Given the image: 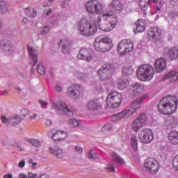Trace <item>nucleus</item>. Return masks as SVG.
<instances>
[{
	"label": "nucleus",
	"mask_w": 178,
	"mask_h": 178,
	"mask_svg": "<svg viewBox=\"0 0 178 178\" xmlns=\"http://www.w3.org/2000/svg\"><path fill=\"white\" fill-rule=\"evenodd\" d=\"M60 42H63L62 45V52L65 55H69L72 52V47H73V43L69 40H60Z\"/></svg>",
	"instance_id": "24"
},
{
	"label": "nucleus",
	"mask_w": 178,
	"mask_h": 178,
	"mask_svg": "<svg viewBox=\"0 0 178 178\" xmlns=\"http://www.w3.org/2000/svg\"><path fill=\"white\" fill-rule=\"evenodd\" d=\"M177 102L176 96L167 95L159 102L158 111L163 115H172L177 109Z\"/></svg>",
	"instance_id": "1"
},
{
	"label": "nucleus",
	"mask_w": 178,
	"mask_h": 178,
	"mask_svg": "<svg viewBox=\"0 0 178 178\" xmlns=\"http://www.w3.org/2000/svg\"><path fill=\"white\" fill-rule=\"evenodd\" d=\"M29 22V19H27V17H24L22 19V23H24V24H27Z\"/></svg>",
	"instance_id": "63"
},
{
	"label": "nucleus",
	"mask_w": 178,
	"mask_h": 178,
	"mask_svg": "<svg viewBox=\"0 0 178 178\" xmlns=\"http://www.w3.org/2000/svg\"><path fill=\"white\" fill-rule=\"evenodd\" d=\"M117 88L118 90H125L129 86H130V81L127 79L119 78L118 80Z\"/></svg>",
	"instance_id": "30"
},
{
	"label": "nucleus",
	"mask_w": 178,
	"mask_h": 178,
	"mask_svg": "<svg viewBox=\"0 0 178 178\" xmlns=\"http://www.w3.org/2000/svg\"><path fill=\"white\" fill-rule=\"evenodd\" d=\"M94 56V51L91 48H83L79 51L77 58L80 60H86V62H92Z\"/></svg>",
	"instance_id": "13"
},
{
	"label": "nucleus",
	"mask_w": 178,
	"mask_h": 178,
	"mask_svg": "<svg viewBox=\"0 0 178 178\" xmlns=\"http://www.w3.org/2000/svg\"><path fill=\"white\" fill-rule=\"evenodd\" d=\"M22 120H23V119L20 115H11L10 117V124H11V126H17L19 123H22Z\"/></svg>",
	"instance_id": "34"
},
{
	"label": "nucleus",
	"mask_w": 178,
	"mask_h": 178,
	"mask_svg": "<svg viewBox=\"0 0 178 178\" xmlns=\"http://www.w3.org/2000/svg\"><path fill=\"white\" fill-rule=\"evenodd\" d=\"M109 7L111 8V12L113 13L120 12V10H123V5L122 4V2L120 1V0H113L109 5Z\"/></svg>",
	"instance_id": "28"
},
{
	"label": "nucleus",
	"mask_w": 178,
	"mask_h": 178,
	"mask_svg": "<svg viewBox=\"0 0 178 178\" xmlns=\"http://www.w3.org/2000/svg\"><path fill=\"white\" fill-rule=\"evenodd\" d=\"M35 177H37V174H34L32 172L28 173V178H35Z\"/></svg>",
	"instance_id": "57"
},
{
	"label": "nucleus",
	"mask_w": 178,
	"mask_h": 178,
	"mask_svg": "<svg viewBox=\"0 0 178 178\" xmlns=\"http://www.w3.org/2000/svg\"><path fill=\"white\" fill-rule=\"evenodd\" d=\"M17 151H19L21 152L26 151V149L24 147H22L20 145H17Z\"/></svg>",
	"instance_id": "56"
},
{
	"label": "nucleus",
	"mask_w": 178,
	"mask_h": 178,
	"mask_svg": "<svg viewBox=\"0 0 178 178\" xmlns=\"http://www.w3.org/2000/svg\"><path fill=\"white\" fill-rule=\"evenodd\" d=\"M139 139L143 144H149L154 140V134L151 129L145 128L142 129L138 134Z\"/></svg>",
	"instance_id": "14"
},
{
	"label": "nucleus",
	"mask_w": 178,
	"mask_h": 178,
	"mask_svg": "<svg viewBox=\"0 0 178 178\" xmlns=\"http://www.w3.org/2000/svg\"><path fill=\"white\" fill-rule=\"evenodd\" d=\"M28 143L32 144L33 147H41V142H40V140L37 139H29Z\"/></svg>",
	"instance_id": "44"
},
{
	"label": "nucleus",
	"mask_w": 178,
	"mask_h": 178,
	"mask_svg": "<svg viewBox=\"0 0 178 178\" xmlns=\"http://www.w3.org/2000/svg\"><path fill=\"white\" fill-rule=\"evenodd\" d=\"M172 165L174 168H177V169H178V154L174 158Z\"/></svg>",
	"instance_id": "51"
},
{
	"label": "nucleus",
	"mask_w": 178,
	"mask_h": 178,
	"mask_svg": "<svg viewBox=\"0 0 178 178\" xmlns=\"http://www.w3.org/2000/svg\"><path fill=\"white\" fill-rule=\"evenodd\" d=\"M147 26V22L144 19L137 20L134 25V31L135 34H138V33H143L145 31V26Z\"/></svg>",
	"instance_id": "20"
},
{
	"label": "nucleus",
	"mask_w": 178,
	"mask_h": 178,
	"mask_svg": "<svg viewBox=\"0 0 178 178\" xmlns=\"http://www.w3.org/2000/svg\"><path fill=\"white\" fill-rule=\"evenodd\" d=\"M87 108L88 111L90 112H98L102 108V105H101L99 99H93L88 102Z\"/></svg>",
	"instance_id": "18"
},
{
	"label": "nucleus",
	"mask_w": 178,
	"mask_h": 178,
	"mask_svg": "<svg viewBox=\"0 0 178 178\" xmlns=\"http://www.w3.org/2000/svg\"><path fill=\"white\" fill-rule=\"evenodd\" d=\"M28 52L30 55L31 61L30 63L32 65V69L37 65L38 62V54H37V51L34 49L33 47H28Z\"/></svg>",
	"instance_id": "23"
},
{
	"label": "nucleus",
	"mask_w": 178,
	"mask_h": 178,
	"mask_svg": "<svg viewBox=\"0 0 178 178\" xmlns=\"http://www.w3.org/2000/svg\"><path fill=\"white\" fill-rule=\"evenodd\" d=\"M88 159H97V156H95V152L94 149H91L88 154Z\"/></svg>",
	"instance_id": "46"
},
{
	"label": "nucleus",
	"mask_w": 178,
	"mask_h": 178,
	"mask_svg": "<svg viewBox=\"0 0 178 178\" xmlns=\"http://www.w3.org/2000/svg\"><path fill=\"white\" fill-rule=\"evenodd\" d=\"M78 30L81 35L91 37L97 33L98 26L96 23H91L87 19L82 18L78 23Z\"/></svg>",
	"instance_id": "3"
},
{
	"label": "nucleus",
	"mask_w": 178,
	"mask_h": 178,
	"mask_svg": "<svg viewBox=\"0 0 178 178\" xmlns=\"http://www.w3.org/2000/svg\"><path fill=\"white\" fill-rule=\"evenodd\" d=\"M26 165V161H24V160H22L19 164L18 166L19 168H24V165Z\"/></svg>",
	"instance_id": "55"
},
{
	"label": "nucleus",
	"mask_w": 178,
	"mask_h": 178,
	"mask_svg": "<svg viewBox=\"0 0 178 178\" xmlns=\"http://www.w3.org/2000/svg\"><path fill=\"white\" fill-rule=\"evenodd\" d=\"M94 47L98 52H108L112 49L113 44L112 39L106 35H99L96 38L94 42Z\"/></svg>",
	"instance_id": "4"
},
{
	"label": "nucleus",
	"mask_w": 178,
	"mask_h": 178,
	"mask_svg": "<svg viewBox=\"0 0 178 178\" xmlns=\"http://www.w3.org/2000/svg\"><path fill=\"white\" fill-rule=\"evenodd\" d=\"M51 108L55 109V111L58 113V115H66V116H73V111L67 108V105L65 102H58L51 101Z\"/></svg>",
	"instance_id": "9"
},
{
	"label": "nucleus",
	"mask_w": 178,
	"mask_h": 178,
	"mask_svg": "<svg viewBox=\"0 0 178 178\" xmlns=\"http://www.w3.org/2000/svg\"><path fill=\"white\" fill-rule=\"evenodd\" d=\"M112 158L114 162H115V163H118V165H124L125 163L124 159H123V158H122V156L118 155L116 152H113L112 154Z\"/></svg>",
	"instance_id": "36"
},
{
	"label": "nucleus",
	"mask_w": 178,
	"mask_h": 178,
	"mask_svg": "<svg viewBox=\"0 0 178 178\" xmlns=\"http://www.w3.org/2000/svg\"><path fill=\"white\" fill-rule=\"evenodd\" d=\"M50 31H51V26H45L40 33L42 35H47V34H48V33H49Z\"/></svg>",
	"instance_id": "47"
},
{
	"label": "nucleus",
	"mask_w": 178,
	"mask_h": 178,
	"mask_svg": "<svg viewBox=\"0 0 178 178\" xmlns=\"http://www.w3.org/2000/svg\"><path fill=\"white\" fill-rule=\"evenodd\" d=\"M55 133H54L52 131H50L48 132V136L50 138H52V140H54V136Z\"/></svg>",
	"instance_id": "59"
},
{
	"label": "nucleus",
	"mask_w": 178,
	"mask_h": 178,
	"mask_svg": "<svg viewBox=\"0 0 178 178\" xmlns=\"http://www.w3.org/2000/svg\"><path fill=\"white\" fill-rule=\"evenodd\" d=\"M0 10H1V13L8 12V4L5 1H0Z\"/></svg>",
	"instance_id": "43"
},
{
	"label": "nucleus",
	"mask_w": 178,
	"mask_h": 178,
	"mask_svg": "<svg viewBox=\"0 0 178 178\" xmlns=\"http://www.w3.org/2000/svg\"><path fill=\"white\" fill-rule=\"evenodd\" d=\"M43 8H47L48 6H51V4L49 3V1L47 2H43L42 3Z\"/></svg>",
	"instance_id": "60"
},
{
	"label": "nucleus",
	"mask_w": 178,
	"mask_h": 178,
	"mask_svg": "<svg viewBox=\"0 0 178 178\" xmlns=\"http://www.w3.org/2000/svg\"><path fill=\"white\" fill-rule=\"evenodd\" d=\"M102 131H111L112 130V125L111 124H106L102 129Z\"/></svg>",
	"instance_id": "48"
},
{
	"label": "nucleus",
	"mask_w": 178,
	"mask_h": 178,
	"mask_svg": "<svg viewBox=\"0 0 178 178\" xmlns=\"http://www.w3.org/2000/svg\"><path fill=\"white\" fill-rule=\"evenodd\" d=\"M13 175L12 174H6L3 176V178H13Z\"/></svg>",
	"instance_id": "62"
},
{
	"label": "nucleus",
	"mask_w": 178,
	"mask_h": 178,
	"mask_svg": "<svg viewBox=\"0 0 178 178\" xmlns=\"http://www.w3.org/2000/svg\"><path fill=\"white\" fill-rule=\"evenodd\" d=\"M155 3L156 0H139V5L143 12H145L148 9V6L151 3Z\"/></svg>",
	"instance_id": "33"
},
{
	"label": "nucleus",
	"mask_w": 178,
	"mask_h": 178,
	"mask_svg": "<svg viewBox=\"0 0 178 178\" xmlns=\"http://www.w3.org/2000/svg\"><path fill=\"white\" fill-rule=\"evenodd\" d=\"M21 115L22 116H27V115H29V111L27 110V108H23L21 110Z\"/></svg>",
	"instance_id": "52"
},
{
	"label": "nucleus",
	"mask_w": 178,
	"mask_h": 178,
	"mask_svg": "<svg viewBox=\"0 0 178 178\" xmlns=\"http://www.w3.org/2000/svg\"><path fill=\"white\" fill-rule=\"evenodd\" d=\"M155 70L154 67L148 64L140 65L136 72V76L140 81H149L154 77Z\"/></svg>",
	"instance_id": "5"
},
{
	"label": "nucleus",
	"mask_w": 178,
	"mask_h": 178,
	"mask_svg": "<svg viewBox=\"0 0 178 178\" xmlns=\"http://www.w3.org/2000/svg\"><path fill=\"white\" fill-rule=\"evenodd\" d=\"M69 124L70 127H79V126H80V122L73 118L69 120Z\"/></svg>",
	"instance_id": "42"
},
{
	"label": "nucleus",
	"mask_w": 178,
	"mask_h": 178,
	"mask_svg": "<svg viewBox=\"0 0 178 178\" xmlns=\"http://www.w3.org/2000/svg\"><path fill=\"white\" fill-rule=\"evenodd\" d=\"M117 49L120 55H125L129 52H132L134 49V44L130 39H124L118 44Z\"/></svg>",
	"instance_id": "10"
},
{
	"label": "nucleus",
	"mask_w": 178,
	"mask_h": 178,
	"mask_svg": "<svg viewBox=\"0 0 178 178\" xmlns=\"http://www.w3.org/2000/svg\"><path fill=\"white\" fill-rule=\"evenodd\" d=\"M115 73V67L111 63L103 65L99 70V74L100 75L103 81H108V84L112 83V76Z\"/></svg>",
	"instance_id": "6"
},
{
	"label": "nucleus",
	"mask_w": 178,
	"mask_h": 178,
	"mask_svg": "<svg viewBox=\"0 0 178 178\" xmlns=\"http://www.w3.org/2000/svg\"><path fill=\"white\" fill-rule=\"evenodd\" d=\"M67 137V134L62 131H56L53 138L54 141H62Z\"/></svg>",
	"instance_id": "32"
},
{
	"label": "nucleus",
	"mask_w": 178,
	"mask_h": 178,
	"mask_svg": "<svg viewBox=\"0 0 178 178\" xmlns=\"http://www.w3.org/2000/svg\"><path fill=\"white\" fill-rule=\"evenodd\" d=\"M84 88H83V86L75 84L67 88V94L68 97H71V98L74 99H79V98L81 97Z\"/></svg>",
	"instance_id": "12"
},
{
	"label": "nucleus",
	"mask_w": 178,
	"mask_h": 178,
	"mask_svg": "<svg viewBox=\"0 0 178 178\" xmlns=\"http://www.w3.org/2000/svg\"><path fill=\"white\" fill-rule=\"evenodd\" d=\"M49 151L50 154H52L57 159H63V158H65V153H63V150L60 147H49Z\"/></svg>",
	"instance_id": "27"
},
{
	"label": "nucleus",
	"mask_w": 178,
	"mask_h": 178,
	"mask_svg": "<svg viewBox=\"0 0 178 178\" xmlns=\"http://www.w3.org/2000/svg\"><path fill=\"white\" fill-rule=\"evenodd\" d=\"M163 5H165L164 0H156V13H161V12H163V8H162Z\"/></svg>",
	"instance_id": "38"
},
{
	"label": "nucleus",
	"mask_w": 178,
	"mask_h": 178,
	"mask_svg": "<svg viewBox=\"0 0 178 178\" xmlns=\"http://www.w3.org/2000/svg\"><path fill=\"white\" fill-rule=\"evenodd\" d=\"M25 15L28 16L29 17H31L32 19H34V17H37V10L31 7H27L24 10Z\"/></svg>",
	"instance_id": "35"
},
{
	"label": "nucleus",
	"mask_w": 178,
	"mask_h": 178,
	"mask_svg": "<svg viewBox=\"0 0 178 178\" xmlns=\"http://www.w3.org/2000/svg\"><path fill=\"white\" fill-rule=\"evenodd\" d=\"M38 73L40 74H45V67L44 65L38 64L37 66Z\"/></svg>",
	"instance_id": "45"
},
{
	"label": "nucleus",
	"mask_w": 178,
	"mask_h": 178,
	"mask_svg": "<svg viewBox=\"0 0 178 178\" xmlns=\"http://www.w3.org/2000/svg\"><path fill=\"white\" fill-rule=\"evenodd\" d=\"M148 120V117H147V114L145 113H143L140 114L134 122L132 124V129L134 131H138L141 127L145 126V123Z\"/></svg>",
	"instance_id": "15"
},
{
	"label": "nucleus",
	"mask_w": 178,
	"mask_h": 178,
	"mask_svg": "<svg viewBox=\"0 0 178 178\" xmlns=\"http://www.w3.org/2000/svg\"><path fill=\"white\" fill-rule=\"evenodd\" d=\"M144 165L151 173H156L159 171V163L152 158L147 159L145 161Z\"/></svg>",
	"instance_id": "16"
},
{
	"label": "nucleus",
	"mask_w": 178,
	"mask_h": 178,
	"mask_svg": "<svg viewBox=\"0 0 178 178\" xmlns=\"http://www.w3.org/2000/svg\"><path fill=\"white\" fill-rule=\"evenodd\" d=\"M149 37H151L152 40H155V41L161 39V29L154 27L150 29V31L148 33Z\"/></svg>",
	"instance_id": "29"
},
{
	"label": "nucleus",
	"mask_w": 178,
	"mask_h": 178,
	"mask_svg": "<svg viewBox=\"0 0 178 178\" xmlns=\"http://www.w3.org/2000/svg\"><path fill=\"white\" fill-rule=\"evenodd\" d=\"M97 23L99 29L102 31H111V30H113L105 13L99 14V19H97Z\"/></svg>",
	"instance_id": "11"
},
{
	"label": "nucleus",
	"mask_w": 178,
	"mask_h": 178,
	"mask_svg": "<svg viewBox=\"0 0 178 178\" xmlns=\"http://www.w3.org/2000/svg\"><path fill=\"white\" fill-rule=\"evenodd\" d=\"M74 76L76 77V79L82 81H86V80H88V74L86 72H74Z\"/></svg>",
	"instance_id": "37"
},
{
	"label": "nucleus",
	"mask_w": 178,
	"mask_h": 178,
	"mask_svg": "<svg viewBox=\"0 0 178 178\" xmlns=\"http://www.w3.org/2000/svg\"><path fill=\"white\" fill-rule=\"evenodd\" d=\"M164 58L167 60H178V47H172L164 54Z\"/></svg>",
	"instance_id": "19"
},
{
	"label": "nucleus",
	"mask_w": 178,
	"mask_h": 178,
	"mask_svg": "<svg viewBox=\"0 0 178 178\" xmlns=\"http://www.w3.org/2000/svg\"><path fill=\"white\" fill-rule=\"evenodd\" d=\"M168 140L173 145H177L178 144V131L176 130L171 131L168 134Z\"/></svg>",
	"instance_id": "31"
},
{
	"label": "nucleus",
	"mask_w": 178,
	"mask_h": 178,
	"mask_svg": "<svg viewBox=\"0 0 178 178\" xmlns=\"http://www.w3.org/2000/svg\"><path fill=\"white\" fill-rule=\"evenodd\" d=\"M40 104L42 106V108H45V106H47V105H48V104H47V102L44 101V100H40Z\"/></svg>",
	"instance_id": "58"
},
{
	"label": "nucleus",
	"mask_w": 178,
	"mask_h": 178,
	"mask_svg": "<svg viewBox=\"0 0 178 178\" xmlns=\"http://www.w3.org/2000/svg\"><path fill=\"white\" fill-rule=\"evenodd\" d=\"M137 143V136L133 135L131 138V144L133 149H134L135 151H137V149H138Z\"/></svg>",
	"instance_id": "41"
},
{
	"label": "nucleus",
	"mask_w": 178,
	"mask_h": 178,
	"mask_svg": "<svg viewBox=\"0 0 178 178\" xmlns=\"http://www.w3.org/2000/svg\"><path fill=\"white\" fill-rule=\"evenodd\" d=\"M1 120L2 123H3L5 124H6V123L10 124V117L8 118L5 115H1Z\"/></svg>",
	"instance_id": "50"
},
{
	"label": "nucleus",
	"mask_w": 178,
	"mask_h": 178,
	"mask_svg": "<svg viewBox=\"0 0 178 178\" xmlns=\"http://www.w3.org/2000/svg\"><path fill=\"white\" fill-rule=\"evenodd\" d=\"M107 172H115V164L110 163L108 164V167L106 168Z\"/></svg>",
	"instance_id": "49"
},
{
	"label": "nucleus",
	"mask_w": 178,
	"mask_h": 178,
	"mask_svg": "<svg viewBox=\"0 0 178 178\" xmlns=\"http://www.w3.org/2000/svg\"><path fill=\"white\" fill-rule=\"evenodd\" d=\"M178 124V119L175 116L168 117L165 121V126L167 130H171V129H175Z\"/></svg>",
	"instance_id": "21"
},
{
	"label": "nucleus",
	"mask_w": 178,
	"mask_h": 178,
	"mask_svg": "<svg viewBox=\"0 0 178 178\" xmlns=\"http://www.w3.org/2000/svg\"><path fill=\"white\" fill-rule=\"evenodd\" d=\"M123 101V97L122 94L118 91H113L108 94L106 99V104L108 108L112 109L120 106V104Z\"/></svg>",
	"instance_id": "7"
},
{
	"label": "nucleus",
	"mask_w": 178,
	"mask_h": 178,
	"mask_svg": "<svg viewBox=\"0 0 178 178\" xmlns=\"http://www.w3.org/2000/svg\"><path fill=\"white\" fill-rule=\"evenodd\" d=\"M122 72L124 76H130L133 74L134 70L131 67H124Z\"/></svg>",
	"instance_id": "40"
},
{
	"label": "nucleus",
	"mask_w": 178,
	"mask_h": 178,
	"mask_svg": "<svg viewBox=\"0 0 178 178\" xmlns=\"http://www.w3.org/2000/svg\"><path fill=\"white\" fill-rule=\"evenodd\" d=\"M104 14L107 16V19L110 22V24L111 26V28L115 29L116 27V25L118 24V16L116 15L113 14V12H105Z\"/></svg>",
	"instance_id": "26"
},
{
	"label": "nucleus",
	"mask_w": 178,
	"mask_h": 178,
	"mask_svg": "<svg viewBox=\"0 0 178 178\" xmlns=\"http://www.w3.org/2000/svg\"><path fill=\"white\" fill-rule=\"evenodd\" d=\"M45 124L47 126H51V124H52V121L51 120H47Z\"/></svg>",
	"instance_id": "61"
},
{
	"label": "nucleus",
	"mask_w": 178,
	"mask_h": 178,
	"mask_svg": "<svg viewBox=\"0 0 178 178\" xmlns=\"http://www.w3.org/2000/svg\"><path fill=\"white\" fill-rule=\"evenodd\" d=\"M86 9L91 15H101L104 12V4L97 0H92L86 3Z\"/></svg>",
	"instance_id": "8"
},
{
	"label": "nucleus",
	"mask_w": 178,
	"mask_h": 178,
	"mask_svg": "<svg viewBox=\"0 0 178 178\" xmlns=\"http://www.w3.org/2000/svg\"><path fill=\"white\" fill-rule=\"evenodd\" d=\"M93 88H95V90H97V92L101 94V92H104L105 88H106L103 87L101 83L96 81L93 83Z\"/></svg>",
	"instance_id": "39"
},
{
	"label": "nucleus",
	"mask_w": 178,
	"mask_h": 178,
	"mask_svg": "<svg viewBox=\"0 0 178 178\" xmlns=\"http://www.w3.org/2000/svg\"><path fill=\"white\" fill-rule=\"evenodd\" d=\"M18 178H28L26 175L24 174H20L18 177Z\"/></svg>",
	"instance_id": "64"
},
{
	"label": "nucleus",
	"mask_w": 178,
	"mask_h": 178,
	"mask_svg": "<svg viewBox=\"0 0 178 178\" xmlns=\"http://www.w3.org/2000/svg\"><path fill=\"white\" fill-rule=\"evenodd\" d=\"M69 0H64L63 3H62V7L63 8H67V6H69Z\"/></svg>",
	"instance_id": "53"
},
{
	"label": "nucleus",
	"mask_w": 178,
	"mask_h": 178,
	"mask_svg": "<svg viewBox=\"0 0 178 178\" xmlns=\"http://www.w3.org/2000/svg\"><path fill=\"white\" fill-rule=\"evenodd\" d=\"M14 47L13 43L8 39L0 40V51L1 52H13Z\"/></svg>",
	"instance_id": "17"
},
{
	"label": "nucleus",
	"mask_w": 178,
	"mask_h": 178,
	"mask_svg": "<svg viewBox=\"0 0 178 178\" xmlns=\"http://www.w3.org/2000/svg\"><path fill=\"white\" fill-rule=\"evenodd\" d=\"M147 98V95H144L142 97H140L135 99L131 104V106L132 109H126L122 111V112L115 114L111 117L112 120H120V119H126L129 116H131L136 112L140 106V104L143 103V101Z\"/></svg>",
	"instance_id": "2"
},
{
	"label": "nucleus",
	"mask_w": 178,
	"mask_h": 178,
	"mask_svg": "<svg viewBox=\"0 0 178 178\" xmlns=\"http://www.w3.org/2000/svg\"><path fill=\"white\" fill-rule=\"evenodd\" d=\"M75 150L76 151V152H79V154H83V147L80 146H76Z\"/></svg>",
	"instance_id": "54"
},
{
	"label": "nucleus",
	"mask_w": 178,
	"mask_h": 178,
	"mask_svg": "<svg viewBox=\"0 0 178 178\" xmlns=\"http://www.w3.org/2000/svg\"><path fill=\"white\" fill-rule=\"evenodd\" d=\"M141 91H143L141 85L140 83H136L129 90V97L131 98H136V97H138L141 94Z\"/></svg>",
	"instance_id": "25"
},
{
	"label": "nucleus",
	"mask_w": 178,
	"mask_h": 178,
	"mask_svg": "<svg viewBox=\"0 0 178 178\" xmlns=\"http://www.w3.org/2000/svg\"><path fill=\"white\" fill-rule=\"evenodd\" d=\"M156 73H162L166 70V60L163 58H159L154 65Z\"/></svg>",
	"instance_id": "22"
}]
</instances>
